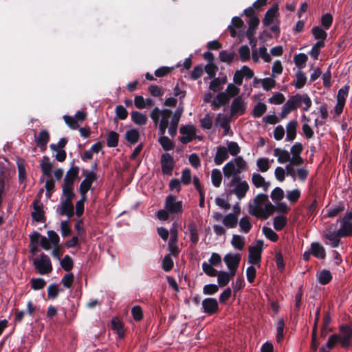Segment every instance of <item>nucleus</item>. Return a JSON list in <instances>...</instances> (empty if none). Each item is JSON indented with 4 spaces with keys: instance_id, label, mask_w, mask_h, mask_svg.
<instances>
[{
    "instance_id": "nucleus-1",
    "label": "nucleus",
    "mask_w": 352,
    "mask_h": 352,
    "mask_svg": "<svg viewBox=\"0 0 352 352\" xmlns=\"http://www.w3.org/2000/svg\"><path fill=\"white\" fill-rule=\"evenodd\" d=\"M324 237L331 241L332 248H338L340 238L352 236V223L344 218L337 220L336 223L330 225L324 232Z\"/></svg>"
},
{
    "instance_id": "nucleus-2",
    "label": "nucleus",
    "mask_w": 352,
    "mask_h": 352,
    "mask_svg": "<svg viewBox=\"0 0 352 352\" xmlns=\"http://www.w3.org/2000/svg\"><path fill=\"white\" fill-rule=\"evenodd\" d=\"M340 332L341 334L334 333L329 338L327 342L328 349H333L338 343H340L342 347L344 349H348L351 346L352 338V328L351 326L348 324L341 325Z\"/></svg>"
},
{
    "instance_id": "nucleus-3",
    "label": "nucleus",
    "mask_w": 352,
    "mask_h": 352,
    "mask_svg": "<svg viewBox=\"0 0 352 352\" xmlns=\"http://www.w3.org/2000/svg\"><path fill=\"white\" fill-rule=\"evenodd\" d=\"M286 102L287 105L290 106L294 110L297 109L300 107L302 103H304L305 107H303V110L306 111L310 109L312 104L311 100L307 94L301 95L299 94L292 96Z\"/></svg>"
},
{
    "instance_id": "nucleus-4",
    "label": "nucleus",
    "mask_w": 352,
    "mask_h": 352,
    "mask_svg": "<svg viewBox=\"0 0 352 352\" xmlns=\"http://www.w3.org/2000/svg\"><path fill=\"white\" fill-rule=\"evenodd\" d=\"M263 244V240H257L254 246L249 247L248 262L252 265H258V267L260 266Z\"/></svg>"
},
{
    "instance_id": "nucleus-5",
    "label": "nucleus",
    "mask_w": 352,
    "mask_h": 352,
    "mask_svg": "<svg viewBox=\"0 0 352 352\" xmlns=\"http://www.w3.org/2000/svg\"><path fill=\"white\" fill-rule=\"evenodd\" d=\"M40 256V259H34L33 264L34 267L38 270L41 274H47L50 273L53 268L50 258L44 253H41Z\"/></svg>"
},
{
    "instance_id": "nucleus-6",
    "label": "nucleus",
    "mask_w": 352,
    "mask_h": 352,
    "mask_svg": "<svg viewBox=\"0 0 352 352\" xmlns=\"http://www.w3.org/2000/svg\"><path fill=\"white\" fill-rule=\"evenodd\" d=\"M179 133L183 135L179 140L183 144H186L196 138L197 129L193 124L182 125Z\"/></svg>"
},
{
    "instance_id": "nucleus-7",
    "label": "nucleus",
    "mask_w": 352,
    "mask_h": 352,
    "mask_svg": "<svg viewBox=\"0 0 352 352\" xmlns=\"http://www.w3.org/2000/svg\"><path fill=\"white\" fill-rule=\"evenodd\" d=\"M164 208L171 214H182L183 212L182 202L177 201V197L173 195L166 197Z\"/></svg>"
},
{
    "instance_id": "nucleus-8",
    "label": "nucleus",
    "mask_w": 352,
    "mask_h": 352,
    "mask_svg": "<svg viewBox=\"0 0 352 352\" xmlns=\"http://www.w3.org/2000/svg\"><path fill=\"white\" fill-rule=\"evenodd\" d=\"M269 201L268 195L263 193L257 195L254 198V204H249L248 212L253 216L257 215L259 210L262 208V205Z\"/></svg>"
},
{
    "instance_id": "nucleus-9",
    "label": "nucleus",
    "mask_w": 352,
    "mask_h": 352,
    "mask_svg": "<svg viewBox=\"0 0 352 352\" xmlns=\"http://www.w3.org/2000/svg\"><path fill=\"white\" fill-rule=\"evenodd\" d=\"M160 164L162 173L170 175L175 164L173 156L168 153H163L161 155Z\"/></svg>"
},
{
    "instance_id": "nucleus-10",
    "label": "nucleus",
    "mask_w": 352,
    "mask_h": 352,
    "mask_svg": "<svg viewBox=\"0 0 352 352\" xmlns=\"http://www.w3.org/2000/svg\"><path fill=\"white\" fill-rule=\"evenodd\" d=\"M31 206L33 208V211L31 212L32 219L36 222L45 223L46 217L41 201H33Z\"/></svg>"
},
{
    "instance_id": "nucleus-11",
    "label": "nucleus",
    "mask_w": 352,
    "mask_h": 352,
    "mask_svg": "<svg viewBox=\"0 0 352 352\" xmlns=\"http://www.w3.org/2000/svg\"><path fill=\"white\" fill-rule=\"evenodd\" d=\"M75 160L74 159L71 163L70 168L67 171L63 179V184L69 186H74L76 179L78 177L80 168L78 166H74Z\"/></svg>"
},
{
    "instance_id": "nucleus-12",
    "label": "nucleus",
    "mask_w": 352,
    "mask_h": 352,
    "mask_svg": "<svg viewBox=\"0 0 352 352\" xmlns=\"http://www.w3.org/2000/svg\"><path fill=\"white\" fill-rule=\"evenodd\" d=\"M204 312L208 316H212L219 310V304L216 298H206L202 301Z\"/></svg>"
},
{
    "instance_id": "nucleus-13",
    "label": "nucleus",
    "mask_w": 352,
    "mask_h": 352,
    "mask_svg": "<svg viewBox=\"0 0 352 352\" xmlns=\"http://www.w3.org/2000/svg\"><path fill=\"white\" fill-rule=\"evenodd\" d=\"M245 109L246 108L243 98L241 96H237L233 100L230 106L231 116H241L245 113Z\"/></svg>"
},
{
    "instance_id": "nucleus-14",
    "label": "nucleus",
    "mask_w": 352,
    "mask_h": 352,
    "mask_svg": "<svg viewBox=\"0 0 352 352\" xmlns=\"http://www.w3.org/2000/svg\"><path fill=\"white\" fill-rule=\"evenodd\" d=\"M184 108L183 107H179L176 111H175L173 116L172 118L170 126L168 128V133L172 137H174L177 134V126L180 120V118L183 113Z\"/></svg>"
},
{
    "instance_id": "nucleus-15",
    "label": "nucleus",
    "mask_w": 352,
    "mask_h": 352,
    "mask_svg": "<svg viewBox=\"0 0 352 352\" xmlns=\"http://www.w3.org/2000/svg\"><path fill=\"white\" fill-rule=\"evenodd\" d=\"M278 14V4L275 3L265 12L264 19H263V25L265 27L270 26V25L274 22L275 19Z\"/></svg>"
},
{
    "instance_id": "nucleus-16",
    "label": "nucleus",
    "mask_w": 352,
    "mask_h": 352,
    "mask_svg": "<svg viewBox=\"0 0 352 352\" xmlns=\"http://www.w3.org/2000/svg\"><path fill=\"white\" fill-rule=\"evenodd\" d=\"M249 190V185L246 181H242L237 184L235 188L230 190L229 194H234L239 199H241L245 197L247 192Z\"/></svg>"
},
{
    "instance_id": "nucleus-17",
    "label": "nucleus",
    "mask_w": 352,
    "mask_h": 352,
    "mask_svg": "<svg viewBox=\"0 0 352 352\" xmlns=\"http://www.w3.org/2000/svg\"><path fill=\"white\" fill-rule=\"evenodd\" d=\"M50 133L45 129L41 131L37 137L35 136L36 145L41 148L42 151H44L46 149V146L50 141Z\"/></svg>"
},
{
    "instance_id": "nucleus-18",
    "label": "nucleus",
    "mask_w": 352,
    "mask_h": 352,
    "mask_svg": "<svg viewBox=\"0 0 352 352\" xmlns=\"http://www.w3.org/2000/svg\"><path fill=\"white\" fill-rule=\"evenodd\" d=\"M59 214L61 216H67L69 219H71L74 215L73 201L61 200Z\"/></svg>"
},
{
    "instance_id": "nucleus-19",
    "label": "nucleus",
    "mask_w": 352,
    "mask_h": 352,
    "mask_svg": "<svg viewBox=\"0 0 352 352\" xmlns=\"http://www.w3.org/2000/svg\"><path fill=\"white\" fill-rule=\"evenodd\" d=\"M230 100L226 92L219 93L212 100L211 106L213 110L219 109L221 106L228 104Z\"/></svg>"
},
{
    "instance_id": "nucleus-20",
    "label": "nucleus",
    "mask_w": 352,
    "mask_h": 352,
    "mask_svg": "<svg viewBox=\"0 0 352 352\" xmlns=\"http://www.w3.org/2000/svg\"><path fill=\"white\" fill-rule=\"evenodd\" d=\"M241 259V256L240 254H232L228 253L223 258L224 262L228 269L232 267L238 268Z\"/></svg>"
},
{
    "instance_id": "nucleus-21",
    "label": "nucleus",
    "mask_w": 352,
    "mask_h": 352,
    "mask_svg": "<svg viewBox=\"0 0 352 352\" xmlns=\"http://www.w3.org/2000/svg\"><path fill=\"white\" fill-rule=\"evenodd\" d=\"M172 114V111L168 109L162 110V120L159 124V132L161 135H164L166 129L169 124V118Z\"/></svg>"
},
{
    "instance_id": "nucleus-22",
    "label": "nucleus",
    "mask_w": 352,
    "mask_h": 352,
    "mask_svg": "<svg viewBox=\"0 0 352 352\" xmlns=\"http://www.w3.org/2000/svg\"><path fill=\"white\" fill-rule=\"evenodd\" d=\"M228 149L223 146H217L214 162L216 165H221L224 161L228 159Z\"/></svg>"
},
{
    "instance_id": "nucleus-23",
    "label": "nucleus",
    "mask_w": 352,
    "mask_h": 352,
    "mask_svg": "<svg viewBox=\"0 0 352 352\" xmlns=\"http://www.w3.org/2000/svg\"><path fill=\"white\" fill-rule=\"evenodd\" d=\"M275 210V206L268 201L265 204V208H262L259 210L258 213L255 217L262 219H267L270 216L273 214Z\"/></svg>"
},
{
    "instance_id": "nucleus-24",
    "label": "nucleus",
    "mask_w": 352,
    "mask_h": 352,
    "mask_svg": "<svg viewBox=\"0 0 352 352\" xmlns=\"http://www.w3.org/2000/svg\"><path fill=\"white\" fill-rule=\"evenodd\" d=\"M311 251L317 258L324 259L326 257L325 249L319 242H313L311 244Z\"/></svg>"
},
{
    "instance_id": "nucleus-25",
    "label": "nucleus",
    "mask_w": 352,
    "mask_h": 352,
    "mask_svg": "<svg viewBox=\"0 0 352 352\" xmlns=\"http://www.w3.org/2000/svg\"><path fill=\"white\" fill-rule=\"evenodd\" d=\"M297 125L298 122L296 120H292L287 123L286 126V141H293L296 138Z\"/></svg>"
},
{
    "instance_id": "nucleus-26",
    "label": "nucleus",
    "mask_w": 352,
    "mask_h": 352,
    "mask_svg": "<svg viewBox=\"0 0 352 352\" xmlns=\"http://www.w3.org/2000/svg\"><path fill=\"white\" fill-rule=\"evenodd\" d=\"M259 23L260 21L258 16H252L250 19L248 21V29L246 32L247 38L254 36Z\"/></svg>"
},
{
    "instance_id": "nucleus-27",
    "label": "nucleus",
    "mask_w": 352,
    "mask_h": 352,
    "mask_svg": "<svg viewBox=\"0 0 352 352\" xmlns=\"http://www.w3.org/2000/svg\"><path fill=\"white\" fill-rule=\"evenodd\" d=\"M131 120L137 125L142 126L147 123L148 118L146 115L137 111L131 113Z\"/></svg>"
},
{
    "instance_id": "nucleus-28",
    "label": "nucleus",
    "mask_w": 352,
    "mask_h": 352,
    "mask_svg": "<svg viewBox=\"0 0 352 352\" xmlns=\"http://www.w3.org/2000/svg\"><path fill=\"white\" fill-rule=\"evenodd\" d=\"M274 155L278 157V162L280 164L290 162V155L287 150L276 148L274 150Z\"/></svg>"
},
{
    "instance_id": "nucleus-29",
    "label": "nucleus",
    "mask_w": 352,
    "mask_h": 352,
    "mask_svg": "<svg viewBox=\"0 0 352 352\" xmlns=\"http://www.w3.org/2000/svg\"><path fill=\"white\" fill-rule=\"evenodd\" d=\"M43 175L46 177H50L52 170V164L50 161L47 156H43V160L40 164Z\"/></svg>"
},
{
    "instance_id": "nucleus-30",
    "label": "nucleus",
    "mask_w": 352,
    "mask_h": 352,
    "mask_svg": "<svg viewBox=\"0 0 352 352\" xmlns=\"http://www.w3.org/2000/svg\"><path fill=\"white\" fill-rule=\"evenodd\" d=\"M74 189V186L62 185V195L65 197L63 201H73L76 197Z\"/></svg>"
},
{
    "instance_id": "nucleus-31",
    "label": "nucleus",
    "mask_w": 352,
    "mask_h": 352,
    "mask_svg": "<svg viewBox=\"0 0 352 352\" xmlns=\"http://www.w3.org/2000/svg\"><path fill=\"white\" fill-rule=\"evenodd\" d=\"M125 139L131 144H136L140 139L139 131L135 129L127 130L125 133Z\"/></svg>"
},
{
    "instance_id": "nucleus-32",
    "label": "nucleus",
    "mask_w": 352,
    "mask_h": 352,
    "mask_svg": "<svg viewBox=\"0 0 352 352\" xmlns=\"http://www.w3.org/2000/svg\"><path fill=\"white\" fill-rule=\"evenodd\" d=\"M216 124L219 125L222 129H223L224 135H227L230 126L229 125V120L226 116L219 113L216 118Z\"/></svg>"
},
{
    "instance_id": "nucleus-33",
    "label": "nucleus",
    "mask_w": 352,
    "mask_h": 352,
    "mask_svg": "<svg viewBox=\"0 0 352 352\" xmlns=\"http://www.w3.org/2000/svg\"><path fill=\"white\" fill-rule=\"evenodd\" d=\"M16 165L19 172V182L23 183L26 180V170L25 166V160L22 158H18Z\"/></svg>"
},
{
    "instance_id": "nucleus-34",
    "label": "nucleus",
    "mask_w": 352,
    "mask_h": 352,
    "mask_svg": "<svg viewBox=\"0 0 352 352\" xmlns=\"http://www.w3.org/2000/svg\"><path fill=\"white\" fill-rule=\"evenodd\" d=\"M238 223V217L233 213L226 214L223 219V223L227 228H234Z\"/></svg>"
},
{
    "instance_id": "nucleus-35",
    "label": "nucleus",
    "mask_w": 352,
    "mask_h": 352,
    "mask_svg": "<svg viewBox=\"0 0 352 352\" xmlns=\"http://www.w3.org/2000/svg\"><path fill=\"white\" fill-rule=\"evenodd\" d=\"M307 82V76L302 70H298L296 74V80L292 83L296 89L302 88Z\"/></svg>"
},
{
    "instance_id": "nucleus-36",
    "label": "nucleus",
    "mask_w": 352,
    "mask_h": 352,
    "mask_svg": "<svg viewBox=\"0 0 352 352\" xmlns=\"http://www.w3.org/2000/svg\"><path fill=\"white\" fill-rule=\"evenodd\" d=\"M188 230L190 234V241L194 244H197L199 241L198 229L196 223L191 221L188 225Z\"/></svg>"
},
{
    "instance_id": "nucleus-37",
    "label": "nucleus",
    "mask_w": 352,
    "mask_h": 352,
    "mask_svg": "<svg viewBox=\"0 0 352 352\" xmlns=\"http://www.w3.org/2000/svg\"><path fill=\"white\" fill-rule=\"evenodd\" d=\"M223 170L224 175L227 177L240 173V170H236L232 160L226 164Z\"/></svg>"
},
{
    "instance_id": "nucleus-38",
    "label": "nucleus",
    "mask_w": 352,
    "mask_h": 352,
    "mask_svg": "<svg viewBox=\"0 0 352 352\" xmlns=\"http://www.w3.org/2000/svg\"><path fill=\"white\" fill-rule=\"evenodd\" d=\"M245 239L244 236L233 234L231 241L232 245L236 250H242L245 246Z\"/></svg>"
},
{
    "instance_id": "nucleus-39",
    "label": "nucleus",
    "mask_w": 352,
    "mask_h": 352,
    "mask_svg": "<svg viewBox=\"0 0 352 352\" xmlns=\"http://www.w3.org/2000/svg\"><path fill=\"white\" fill-rule=\"evenodd\" d=\"M307 60L308 57L304 53L296 54L294 57V62L299 70H301L305 67Z\"/></svg>"
},
{
    "instance_id": "nucleus-40",
    "label": "nucleus",
    "mask_w": 352,
    "mask_h": 352,
    "mask_svg": "<svg viewBox=\"0 0 352 352\" xmlns=\"http://www.w3.org/2000/svg\"><path fill=\"white\" fill-rule=\"evenodd\" d=\"M158 142L165 151H168L174 148L173 141L164 135H162V136L159 138Z\"/></svg>"
},
{
    "instance_id": "nucleus-41",
    "label": "nucleus",
    "mask_w": 352,
    "mask_h": 352,
    "mask_svg": "<svg viewBox=\"0 0 352 352\" xmlns=\"http://www.w3.org/2000/svg\"><path fill=\"white\" fill-rule=\"evenodd\" d=\"M332 280V275L329 270H323L318 274V282L323 285H325L331 282Z\"/></svg>"
},
{
    "instance_id": "nucleus-42",
    "label": "nucleus",
    "mask_w": 352,
    "mask_h": 352,
    "mask_svg": "<svg viewBox=\"0 0 352 352\" xmlns=\"http://www.w3.org/2000/svg\"><path fill=\"white\" fill-rule=\"evenodd\" d=\"M119 135L115 131H110L107 138V145L108 147H116L118 144Z\"/></svg>"
},
{
    "instance_id": "nucleus-43",
    "label": "nucleus",
    "mask_w": 352,
    "mask_h": 352,
    "mask_svg": "<svg viewBox=\"0 0 352 352\" xmlns=\"http://www.w3.org/2000/svg\"><path fill=\"white\" fill-rule=\"evenodd\" d=\"M287 219L286 217L279 215L274 219V228L276 231L282 230L287 225Z\"/></svg>"
},
{
    "instance_id": "nucleus-44",
    "label": "nucleus",
    "mask_w": 352,
    "mask_h": 352,
    "mask_svg": "<svg viewBox=\"0 0 352 352\" xmlns=\"http://www.w3.org/2000/svg\"><path fill=\"white\" fill-rule=\"evenodd\" d=\"M325 30L320 26H314L311 29V33L316 39L324 41L327 37V33Z\"/></svg>"
},
{
    "instance_id": "nucleus-45",
    "label": "nucleus",
    "mask_w": 352,
    "mask_h": 352,
    "mask_svg": "<svg viewBox=\"0 0 352 352\" xmlns=\"http://www.w3.org/2000/svg\"><path fill=\"white\" fill-rule=\"evenodd\" d=\"M217 276L218 286L221 287L226 286L230 280L229 279L228 272L225 271H219Z\"/></svg>"
},
{
    "instance_id": "nucleus-46",
    "label": "nucleus",
    "mask_w": 352,
    "mask_h": 352,
    "mask_svg": "<svg viewBox=\"0 0 352 352\" xmlns=\"http://www.w3.org/2000/svg\"><path fill=\"white\" fill-rule=\"evenodd\" d=\"M284 328H285V321L283 318H280L278 320L276 324V341L280 343L284 339Z\"/></svg>"
},
{
    "instance_id": "nucleus-47",
    "label": "nucleus",
    "mask_w": 352,
    "mask_h": 352,
    "mask_svg": "<svg viewBox=\"0 0 352 352\" xmlns=\"http://www.w3.org/2000/svg\"><path fill=\"white\" fill-rule=\"evenodd\" d=\"M266 110L267 106L263 102H258L254 106L252 113L254 118H260L266 112Z\"/></svg>"
},
{
    "instance_id": "nucleus-48",
    "label": "nucleus",
    "mask_w": 352,
    "mask_h": 352,
    "mask_svg": "<svg viewBox=\"0 0 352 352\" xmlns=\"http://www.w3.org/2000/svg\"><path fill=\"white\" fill-rule=\"evenodd\" d=\"M111 328L116 331L120 338H123L124 336V331L122 323L117 318H113L111 320Z\"/></svg>"
},
{
    "instance_id": "nucleus-49",
    "label": "nucleus",
    "mask_w": 352,
    "mask_h": 352,
    "mask_svg": "<svg viewBox=\"0 0 352 352\" xmlns=\"http://www.w3.org/2000/svg\"><path fill=\"white\" fill-rule=\"evenodd\" d=\"M324 47V41H317L315 45L312 47L309 54L310 56L315 60H317L318 58V56L320 52V48H322Z\"/></svg>"
},
{
    "instance_id": "nucleus-50",
    "label": "nucleus",
    "mask_w": 352,
    "mask_h": 352,
    "mask_svg": "<svg viewBox=\"0 0 352 352\" xmlns=\"http://www.w3.org/2000/svg\"><path fill=\"white\" fill-rule=\"evenodd\" d=\"M47 297L49 299L54 300L56 299L59 294L60 289L58 288V285L56 284H50L47 287ZM63 291V289H61Z\"/></svg>"
},
{
    "instance_id": "nucleus-51",
    "label": "nucleus",
    "mask_w": 352,
    "mask_h": 352,
    "mask_svg": "<svg viewBox=\"0 0 352 352\" xmlns=\"http://www.w3.org/2000/svg\"><path fill=\"white\" fill-rule=\"evenodd\" d=\"M344 210V206L340 203L339 205L335 206L327 210V215L328 217L333 218L338 215Z\"/></svg>"
},
{
    "instance_id": "nucleus-52",
    "label": "nucleus",
    "mask_w": 352,
    "mask_h": 352,
    "mask_svg": "<svg viewBox=\"0 0 352 352\" xmlns=\"http://www.w3.org/2000/svg\"><path fill=\"white\" fill-rule=\"evenodd\" d=\"M213 267V265L206 261L202 263V270L204 272L210 277H214L218 274L219 271L215 270Z\"/></svg>"
},
{
    "instance_id": "nucleus-53",
    "label": "nucleus",
    "mask_w": 352,
    "mask_h": 352,
    "mask_svg": "<svg viewBox=\"0 0 352 352\" xmlns=\"http://www.w3.org/2000/svg\"><path fill=\"white\" fill-rule=\"evenodd\" d=\"M212 183L214 186H220L222 180V175L219 169H213L211 174Z\"/></svg>"
},
{
    "instance_id": "nucleus-54",
    "label": "nucleus",
    "mask_w": 352,
    "mask_h": 352,
    "mask_svg": "<svg viewBox=\"0 0 352 352\" xmlns=\"http://www.w3.org/2000/svg\"><path fill=\"white\" fill-rule=\"evenodd\" d=\"M31 288L34 290H39L46 285L45 280L42 278H33L30 280Z\"/></svg>"
},
{
    "instance_id": "nucleus-55",
    "label": "nucleus",
    "mask_w": 352,
    "mask_h": 352,
    "mask_svg": "<svg viewBox=\"0 0 352 352\" xmlns=\"http://www.w3.org/2000/svg\"><path fill=\"white\" fill-rule=\"evenodd\" d=\"M262 231L265 237L271 241L276 242L278 241V235L271 228L264 226Z\"/></svg>"
},
{
    "instance_id": "nucleus-56",
    "label": "nucleus",
    "mask_w": 352,
    "mask_h": 352,
    "mask_svg": "<svg viewBox=\"0 0 352 352\" xmlns=\"http://www.w3.org/2000/svg\"><path fill=\"white\" fill-rule=\"evenodd\" d=\"M219 59L221 62L231 63L234 58V52H228L226 50H222L219 52Z\"/></svg>"
},
{
    "instance_id": "nucleus-57",
    "label": "nucleus",
    "mask_w": 352,
    "mask_h": 352,
    "mask_svg": "<svg viewBox=\"0 0 352 352\" xmlns=\"http://www.w3.org/2000/svg\"><path fill=\"white\" fill-rule=\"evenodd\" d=\"M60 265L64 270L69 272L73 268V259L70 256L65 255V257L60 261Z\"/></svg>"
},
{
    "instance_id": "nucleus-58",
    "label": "nucleus",
    "mask_w": 352,
    "mask_h": 352,
    "mask_svg": "<svg viewBox=\"0 0 352 352\" xmlns=\"http://www.w3.org/2000/svg\"><path fill=\"white\" fill-rule=\"evenodd\" d=\"M239 53L242 62H246L250 58V48L248 45H242L239 49Z\"/></svg>"
},
{
    "instance_id": "nucleus-59",
    "label": "nucleus",
    "mask_w": 352,
    "mask_h": 352,
    "mask_svg": "<svg viewBox=\"0 0 352 352\" xmlns=\"http://www.w3.org/2000/svg\"><path fill=\"white\" fill-rule=\"evenodd\" d=\"M239 226L244 233H248L252 228V224L250 222L248 217H243L240 219Z\"/></svg>"
},
{
    "instance_id": "nucleus-60",
    "label": "nucleus",
    "mask_w": 352,
    "mask_h": 352,
    "mask_svg": "<svg viewBox=\"0 0 352 352\" xmlns=\"http://www.w3.org/2000/svg\"><path fill=\"white\" fill-rule=\"evenodd\" d=\"M333 23V16L330 13H326L321 16V24L324 30H329Z\"/></svg>"
},
{
    "instance_id": "nucleus-61",
    "label": "nucleus",
    "mask_w": 352,
    "mask_h": 352,
    "mask_svg": "<svg viewBox=\"0 0 352 352\" xmlns=\"http://www.w3.org/2000/svg\"><path fill=\"white\" fill-rule=\"evenodd\" d=\"M82 173L85 176V179L83 180L91 184V185L93 182H96L98 179V175L95 171L83 170Z\"/></svg>"
},
{
    "instance_id": "nucleus-62",
    "label": "nucleus",
    "mask_w": 352,
    "mask_h": 352,
    "mask_svg": "<svg viewBox=\"0 0 352 352\" xmlns=\"http://www.w3.org/2000/svg\"><path fill=\"white\" fill-rule=\"evenodd\" d=\"M228 153L229 152L232 156H236L241 151V148L236 142H228Z\"/></svg>"
},
{
    "instance_id": "nucleus-63",
    "label": "nucleus",
    "mask_w": 352,
    "mask_h": 352,
    "mask_svg": "<svg viewBox=\"0 0 352 352\" xmlns=\"http://www.w3.org/2000/svg\"><path fill=\"white\" fill-rule=\"evenodd\" d=\"M265 178L258 173H253L252 182L256 188H261L265 184Z\"/></svg>"
},
{
    "instance_id": "nucleus-64",
    "label": "nucleus",
    "mask_w": 352,
    "mask_h": 352,
    "mask_svg": "<svg viewBox=\"0 0 352 352\" xmlns=\"http://www.w3.org/2000/svg\"><path fill=\"white\" fill-rule=\"evenodd\" d=\"M173 261L170 254L166 255L162 260V268L165 272L170 271L173 267Z\"/></svg>"
}]
</instances>
